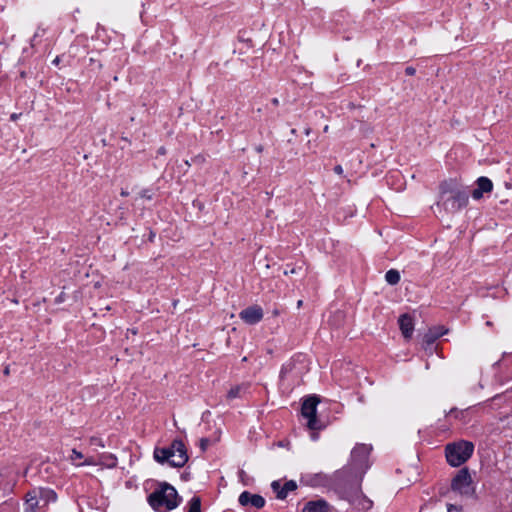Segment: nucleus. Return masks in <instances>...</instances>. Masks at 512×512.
<instances>
[{"label":"nucleus","mask_w":512,"mask_h":512,"mask_svg":"<svg viewBox=\"0 0 512 512\" xmlns=\"http://www.w3.org/2000/svg\"><path fill=\"white\" fill-rule=\"evenodd\" d=\"M272 104L277 106L279 104V100L277 98L272 99Z\"/></svg>","instance_id":"obj_30"},{"label":"nucleus","mask_w":512,"mask_h":512,"mask_svg":"<svg viewBox=\"0 0 512 512\" xmlns=\"http://www.w3.org/2000/svg\"><path fill=\"white\" fill-rule=\"evenodd\" d=\"M239 317L247 324L253 325L260 322L263 318V310L260 306L253 305L243 309Z\"/></svg>","instance_id":"obj_8"},{"label":"nucleus","mask_w":512,"mask_h":512,"mask_svg":"<svg viewBox=\"0 0 512 512\" xmlns=\"http://www.w3.org/2000/svg\"><path fill=\"white\" fill-rule=\"evenodd\" d=\"M121 195H122V196H127V195H128V193H127V192H125V191H122V192H121Z\"/></svg>","instance_id":"obj_37"},{"label":"nucleus","mask_w":512,"mask_h":512,"mask_svg":"<svg viewBox=\"0 0 512 512\" xmlns=\"http://www.w3.org/2000/svg\"><path fill=\"white\" fill-rule=\"evenodd\" d=\"M255 150L258 152V153H261L263 151V147L261 145L257 146L255 148Z\"/></svg>","instance_id":"obj_31"},{"label":"nucleus","mask_w":512,"mask_h":512,"mask_svg":"<svg viewBox=\"0 0 512 512\" xmlns=\"http://www.w3.org/2000/svg\"><path fill=\"white\" fill-rule=\"evenodd\" d=\"M158 153H159V154H165V148H164V147H161V148L158 150Z\"/></svg>","instance_id":"obj_32"},{"label":"nucleus","mask_w":512,"mask_h":512,"mask_svg":"<svg viewBox=\"0 0 512 512\" xmlns=\"http://www.w3.org/2000/svg\"><path fill=\"white\" fill-rule=\"evenodd\" d=\"M302 303H303V301H302V300H299V301L297 302V307H298V308H299V307H301V306H302Z\"/></svg>","instance_id":"obj_33"},{"label":"nucleus","mask_w":512,"mask_h":512,"mask_svg":"<svg viewBox=\"0 0 512 512\" xmlns=\"http://www.w3.org/2000/svg\"><path fill=\"white\" fill-rule=\"evenodd\" d=\"M334 172H335L336 174H338V175H342V174H343V168H342V166H341V165H336V166L334 167Z\"/></svg>","instance_id":"obj_25"},{"label":"nucleus","mask_w":512,"mask_h":512,"mask_svg":"<svg viewBox=\"0 0 512 512\" xmlns=\"http://www.w3.org/2000/svg\"><path fill=\"white\" fill-rule=\"evenodd\" d=\"M154 459L172 467H183L188 461L187 450L181 440L175 439L169 447L155 448Z\"/></svg>","instance_id":"obj_3"},{"label":"nucleus","mask_w":512,"mask_h":512,"mask_svg":"<svg viewBox=\"0 0 512 512\" xmlns=\"http://www.w3.org/2000/svg\"><path fill=\"white\" fill-rule=\"evenodd\" d=\"M209 444V440L207 438H202L200 440V447L202 450H205Z\"/></svg>","instance_id":"obj_23"},{"label":"nucleus","mask_w":512,"mask_h":512,"mask_svg":"<svg viewBox=\"0 0 512 512\" xmlns=\"http://www.w3.org/2000/svg\"><path fill=\"white\" fill-rule=\"evenodd\" d=\"M350 504L357 510L367 511L372 508L373 502L363 494H356L350 500Z\"/></svg>","instance_id":"obj_13"},{"label":"nucleus","mask_w":512,"mask_h":512,"mask_svg":"<svg viewBox=\"0 0 512 512\" xmlns=\"http://www.w3.org/2000/svg\"><path fill=\"white\" fill-rule=\"evenodd\" d=\"M4 373H5L6 375H7V374H9V368H8V367H6V368H5Z\"/></svg>","instance_id":"obj_35"},{"label":"nucleus","mask_w":512,"mask_h":512,"mask_svg":"<svg viewBox=\"0 0 512 512\" xmlns=\"http://www.w3.org/2000/svg\"><path fill=\"white\" fill-rule=\"evenodd\" d=\"M385 280L390 285H396L400 281V273L396 269H390L385 274Z\"/></svg>","instance_id":"obj_16"},{"label":"nucleus","mask_w":512,"mask_h":512,"mask_svg":"<svg viewBox=\"0 0 512 512\" xmlns=\"http://www.w3.org/2000/svg\"><path fill=\"white\" fill-rule=\"evenodd\" d=\"M310 131H311V130H310V128L305 129V134H306V135H309V134H310Z\"/></svg>","instance_id":"obj_34"},{"label":"nucleus","mask_w":512,"mask_h":512,"mask_svg":"<svg viewBox=\"0 0 512 512\" xmlns=\"http://www.w3.org/2000/svg\"><path fill=\"white\" fill-rule=\"evenodd\" d=\"M188 512H201V499L197 496L188 502Z\"/></svg>","instance_id":"obj_17"},{"label":"nucleus","mask_w":512,"mask_h":512,"mask_svg":"<svg viewBox=\"0 0 512 512\" xmlns=\"http://www.w3.org/2000/svg\"><path fill=\"white\" fill-rule=\"evenodd\" d=\"M242 391V387L236 386L229 390L227 396L229 399H234L240 396V393Z\"/></svg>","instance_id":"obj_20"},{"label":"nucleus","mask_w":512,"mask_h":512,"mask_svg":"<svg viewBox=\"0 0 512 512\" xmlns=\"http://www.w3.org/2000/svg\"><path fill=\"white\" fill-rule=\"evenodd\" d=\"M290 273H296L295 268H292V269L290 270Z\"/></svg>","instance_id":"obj_38"},{"label":"nucleus","mask_w":512,"mask_h":512,"mask_svg":"<svg viewBox=\"0 0 512 512\" xmlns=\"http://www.w3.org/2000/svg\"><path fill=\"white\" fill-rule=\"evenodd\" d=\"M42 493H40V497H45L46 500H56V493L52 490H40Z\"/></svg>","instance_id":"obj_21"},{"label":"nucleus","mask_w":512,"mask_h":512,"mask_svg":"<svg viewBox=\"0 0 512 512\" xmlns=\"http://www.w3.org/2000/svg\"><path fill=\"white\" fill-rule=\"evenodd\" d=\"M415 72H416V70H415V68H414V67H412V66H408V67H406V69H405V73H406L407 75H409V76L414 75V74H415Z\"/></svg>","instance_id":"obj_24"},{"label":"nucleus","mask_w":512,"mask_h":512,"mask_svg":"<svg viewBox=\"0 0 512 512\" xmlns=\"http://www.w3.org/2000/svg\"><path fill=\"white\" fill-rule=\"evenodd\" d=\"M83 464L90 465V464H92V462L89 460H86Z\"/></svg>","instance_id":"obj_36"},{"label":"nucleus","mask_w":512,"mask_h":512,"mask_svg":"<svg viewBox=\"0 0 512 512\" xmlns=\"http://www.w3.org/2000/svg\"><path fill=\"white\" fill-rule=\"evenodd\" d=\"M399 326L405 338H410L414 330L413 319L408 314H403L399 318Z\"/></svg>","instance_id":"obj_14"},{"label":"nucleus","mask_w":512,"mask_h":512,"mask_svg":"<svg viewBox=\"0 0 512 512\" xmlns=\"http://www.w3.org/2000/svg\"><path fill=\"white\" fill-rule=\"evenodd\" d=\"M453 413H456V414H455V417H458V416H459V414H462L463 412H458L456 409H451V410H450V414H453Z\"/></svg>","instance_id":"obj_27"},{"label":"nucleus","mask_w":512,"mask_h":512,"mask_svg":"<svg viewBox=\"0 0 512 512\" xmlns=\"http://www.w3.org/2000/svg\"><path fill=\"white\" fill-rule=\"evenodd\" d=\"M318 403V397L311 396L304 400L301 407V414L308 420L307 426L310 430H320L323 427L316 417Z\"/></svg>","instance_id":"obj_5"},{"label":"nucleus","mask_w":512,"mask_h":512,"mask_svg":"<svg viewBox=\"0 0 512 512\" xmlns=\"http://www.w3.org/2000/svg\"><path fill=\"white\" fill-rule=\"evenodd\" d=\"M477 188H475L472 192H471V196L473 199L475 200H479L482 198L483 194L484 193H488V192H491L492 189H493V183L492 181L487 178V177H479L477 179Z\"/></svg>","instance_id":"obj_11"},{"label":"nucleus","mask_w":512,"mask_h":512,"mask_svg":"<svg viewBox=\"0 0 512 512\" xmlns=\"http://www.w3.org/2000/svg\"><path fill=\"white\" fill-rule=\"evenodd\" d=\"M181 497L176 489L166 483H160L159 486L148 496V503L158 512H168L179 506Z\"/></svg>","instance_id":"obj_1"},{"label":"nucleus","mask_w":512,"mask_h":512,"mask_svg":"<svg viewBox=\"0 0 512 512\" xmlns=\"http://www.w3.org/2000/svg\"><path fill=\"white\" fill-rule=\"evenodd\" d=\"M141 197L146 199H151V195L148 193L147 190L141 192Z\"/></svg>","instance_id":"obj_26"},{"label":"nucleus","mask_w":512,"mask_h":512,"mask_svg":"<svg viewBox=\"0 0 512 512\" xmlns=\"http://www.w3.org/2000/svg\"><path fill=\"white\" fill-rule=\"evenodd\" d=\"M474 445L469 441H459L448 444L445 448L447 462L458 467L465 463L473 454Z\"/></svg>","instance_id":"obj_4"},{"label":"nucleus","mask_w":512,"mask_h":512,"mask_svg":"<svg viewBox=\"0 0 512 512\" xmlns=\"http://www.w3.org/2000/svg\"><path fill=\"white\" fill-rule=\"evenodd\" d=\"M291 133L295 135L296 134V129H292Z\"/></svg>","instance_id":"obj_39"},{"label":"nucleus","mask_w":512,"mask_h":512,"mask_svg":"<svg viewBox=\"0 0 512 512\" xmlns=\"http://www.w3.org/2000/svg\"><path fill=\"white\" fill-rule=\"evenodd\" d=\"M302 512H329V508L323 500L310 501L305 504Z\"/></svg>","instance_id":"obj_15"},{"label":"nucleus","mask_w":512,"mask_h":512,"mask_svg":"<svg viewBox=\"0 0 512 512\" xmlns=\"http://www.w3.org/2000/svg\"><path fill=\"white\" fill-rule=\"evenodd\" d=\"M83 458V454L79 451H77L76 449H73L72 450V454L70 455V460L76 464V460H79V459H82Z\"/></svg>","instance_id":"obj_22"},{"label":"nucleus","mask_w":512,"mask_h":512,"mask_svg":"<svg viewBox=\"0 0 512 512\" xmlns=\"http://www.w3.org/2000/svg\"><path fill=\"white\" fill-rule=\"evenodd\" d=\"M445 333H446V331H443L441 329V330H438L436 333H430V334L426 335L425 338L428 343H432V342H434L435 339L439 338L440 336L444 335Z\"/></svg>","instance_id":"obj_19"},{"label":"nucleus","mask_w":512,"mask_h":512,"mask_svg":"<svg viewBox=\"0 0 512 512\" xmlns=\"http://www.w3.org/2000/svg\"><path fill=\"white\" fill-rule=\"evenodd\" d=\"M239 504L243 507H254L261 509L265 505V499L259 494H252L249 491H243L239 496Z\"/></svg>","instance_id":"obj_9"},{"label":"nucleus","mask_w":512,"mask_h":512,"mask_svg":"<svg viewBox=\"0 0 512 512\" xmlns=\"http://www.w3.org/2000/svg\"><path fill=\"white\" fill-rule=\"evenodd\" d=\"M271 488L274 493H276V497L278 499H285L289 492L294 491L297 488V484L293 480L286 481L284 484H281L280 481H273L271 483Z\"/></svg>","instance_id":"obj_10"},{"label":"nucleus","mask_w":512,"mask_h":512,"mask_svg":"<svg viewBox=\"0 0 512 512\" xmlns=\"http://www.w3.org/2000/svg\"><path fill=\"white\" fill-rule=\"evenodd\" d=\"M295 366H296L295 360H292V361H289V362L285 363L282 366V369H281V372H280L281 378H284L287 374L293 372V370L295 369Z\"/></svg>","instance_id":"obj_18"},{"label":"nucleus","mask_w":512,"mask_h":512,"mask_svg":"<svg viewBox=\"0 0 512 512\" xmlns=\"http://www.w3.org/2000/svg\"><path fill=\"white\" fill-rule=\"evenodd\" d=\"M452 505H449L448 511L451 512Z\"/></svg>","instance_id":"obj_40"},{"label":"nucleus","mask_w":512,"mask_h":512,"mask_svg":"<svg viewBox=\"0 0 512 512\" xmlns=\"http://www.w3.org/2000/svg\"><path fill=\"white\" fill-rule=\"evenodd\" d=\"M40 493L39 490H32L26 494L24 512H38Z\"/></svg>","instance_id":"obj_12"},{"label":"nucleus","mask_w":512,"mask_h":512,"mask_svg":"<svg viewBox=\"0 0 512 512\" xmlns=\"http://www.w3.org/2000/svg\"><path fill=\"white\" fill-rule=\"evenodd\" d=\"M372 447L367 444L356 445L351 452V462L355 469L363 472L368 468V456Z\"/></svg>","instance_id":"obj_6"},{"label":"nucleus","mask_w":512,"mask_h":512,"mask_svg":"<svg viewBox=\"0 0 512 512\" xmlns=\"http://www.w3.org/2000/svg\"><path fill=\"white\" fill-rule=\"evenodd\" d=\"M440 201L446 211L454 213L467 206L469 194L455 181H445L440 185Z\"/></svg>","instance_id":"obj_2"},{"label":"nucleus","mask_w":512,"mask_h":512,"mask_svg":"<svg viewBox=\"0 0 512 512\" xmlns=\"http://www.w3.org/2000/svg\"><path fill=\"white\" fill-rule=\"evenodd\" d=\"M59 62H60V57H59V56H57V57L53 60V64H54V65H58V64H59Z\"/></svg>","instance_id":"obj_29"},{"label":"nucleus","mask_w":512,"mask_h":512,"mask_svg":"<svg viewBox=\"0 0 512 512\" xmlns=\"http://www.w3.org/2000/svg\"><path fill=\"white\" fill-rule=\"evenodd\" d=\"M471 476L467 468H463L458 471L456 476L453 478L451 488L453 491H457L460 494H469L471 485Z\"/></svg>","instance_id":"obj_7"},{"label":"nucleus","mask_w":512,"mask_h":512,"mask_svg":"<svg viewBox=\"0 0 512 512\" xmlns=\"http://www.w3.org/2000/svg\"><path fill=\"white\" fill-rule=\"evenodd\" d=\"M202 160H204V159H203V157H201V156H197V157H195V158H193V159H192V161H193V162H200V161H202Z\"/></svg>","instance_id":"obj_28"}]
</instances>
